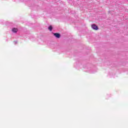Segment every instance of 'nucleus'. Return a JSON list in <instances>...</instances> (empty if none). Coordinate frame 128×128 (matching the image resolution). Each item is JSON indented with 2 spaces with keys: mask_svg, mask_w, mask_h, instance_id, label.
<instances>
[{
  "mask_svg": "<svg viewBox=\"0 0 128 128\" xmlns=\"http://www.w3.org/2000/svg\"><path fill=\"white\" fill-rule=\"evenodd\" d=\"M53 34L55 38H60V34L58 33H53Z\"/></svg>",
  "mask_w": 128,
  "mask_h": 128,
  "instance_id": "1",
  "label": "nucleus"
},
{
  "mask_svg": "<svg viewBox=\"0 0 128 128\" xmlns=\"http://www.w3.org/2000/svg\"><path fill=\"white\" fill-rule=\"evenodd\" d=\"M48 30H49L50 32H52V26H49Z\"/></svg>",
  "mask_w": 128,
  "mask_h": 128,
  "instance_id": "4",
  "label": "nucleus"
},
{
  "mask_svg": "<svg viewBox=\"0 0 128 128\" xmlns=\"http://www.w3.org/2000/svg\"><path fill=\"white\" fill-rule=\"evenodd\" d=\"M92 28H93V30H98V26H96V25L94 24L92 25Z\"/></svg>",
  "mask_w": 128,
  "mask_h": 128,
  "instance_id": "2",
  "label": "nucleus"
},
{
  "mask_svg": "<svg viewBox=\"0 0 128 128\" xmlns=\"http://www.w3.org/2000/svg\"><path fill=\"white\" fill-rule=\"evenodd\" d=\"M18 28H14L12 30V32H18Z\"/></svg>",
  "mask_w": 128,
  "mask_h": 128,
  "instance_id": "3",
  "label": "nucleus"
}]
</instances>
